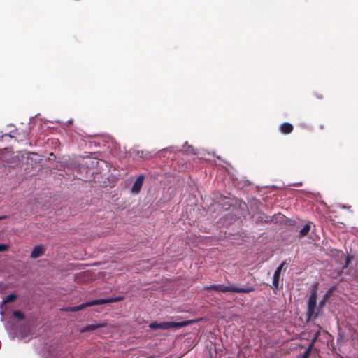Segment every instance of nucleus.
Returning a JSON list of instances; mask_svg holds the SVG:
<instances>
[{
  "mask_svg": "<svg viewBox=\"0 0 358 358\" xmlns=\"http://www.w3.org/2000/svg\"><path fill=\"white\" fill-rule=\"evenodd\" d=\"M3 160L5 161V162H7L8 164H12L13 163V162H10V161L8 160L7 157L5 156V154H3Z\"/></svg>",
  "mask_w": 358,
  "mask_h": 358,
  "instance_id": "dca6fc26",
  "label": "nucleus"
},
{
  "mask_svg": "<svg viewBox=\"0 0 358 358\" xmlns=\"http://www.w3.org/2000/svg\"><path fill=\"white\" fill-rule=\"evenodd\" d=\"M328 298V293L325 294L323 296V299L319 302L318 306L322 309L323 306H324V303L326 302V300Z\"/></svg>",
  "mask_w": 358,
  "mask_h": 358,
  "instance_id": "f8f14e48",
  "label": "nucleus"
},
{
  "mask_svg": "<svg viewBox=\"0 0 358 358\" xmlns=\"http://www.w3.org/2000/svg\"><path fill=\"white\" fill-rule=\"evenodd\" d=\"M144 180V176H140L136 180L131 188V192L134 194H137L140 192Z\"/></svg>",
  "mask_w": 358,
  "mask_h": 358,
  "instance_id": "39448f33",
  "label": "nucleus"
},
{
  "mask_svg": "<svg viewBox=\"0 0 358 358\" xmlns=\"http://www.w3.org/2000/svg\"><path fill=\"white\" fill-rule=\"evenodd\" d=\"M115 301V300L112 299V298H109L108 299L94 300V301H92L89 302V303H83V304H81L80 306L71 307V308H68V310H70V311H72V312H76V311H78V310L83 309V308H85L86 306H95V305H101V304H103L105 303L113 302V301Z\"/></svg>",
  "mask_w": 358,
  "mask_h": 358,
  "instance_id": "20e7f679",
  "label": "nucleus"
},
{
  "mask_svg": "<svg viewBox=\"0 0 358 358\" xmlns=\"http://www.w3.org/2000/svg\"><path fill=\"white\" fill-rule=\"evenodd\" d=\"M208 289H213L217 291H220L222 292H244V293H249L254 290V288L252 287H248V288H239L236 287L234 286H224V285H212Z\"/></svg>",
  "mask_w": 358,
  "mask_h": 358,
  "instance_id": "7ed1b4c3",
  "label": "nucleus"
},
{
  "mask_svg": "<svg viewBox=\"0 0 358 358\" xmlns=\"http://www.w3.org/2000/svg\"><path fill=\"white\" fill-rule=\"evenodd\" d=\"M44 251H45V248L43 245H36L34 248L30 257L33 259H36V258L41 257L43 254Z\"/></svg>",
  "mask_w": 358,
  "mask_h": 358,
  "instance_id": "0eeeda50",
  "label": "nucleus"
},
{
  "mask_svg": "<svg viewBox=\"0 0 358 358\" xmlns=\"http://www.w3.org/2000/svg\"><path fill=\"white\" fill-rule=\"evenodd\" d=\"M8 249V245L0 244V252L6 251Z\"/></svg>",
  "mask_w": 358,
  "mask_h": 358,
  "instance_id": "2eb2a0df",
  "label": "nucleus"
},
{
  "mask_svg": "<svg viewBox=\"0 0 358 358\" xmlns=\"http://www.w3.org/2000/svg\"><path fill=\"white\" fill-rule=\"evenodd\" d=\"M13 315H14L15 317H17V318H18V319H20V320H22V319H23V318H24V315H23V313H21L20 311H15V312L13 313Z\"/></svg>",
  "mask_w": 358,
  "mask_h": 358,
  "instance_id": "4468645a",
  "label": "nucleus"
},
{
  "mask_svg": "<svg viewBox=\"0 0 358 358\" xmlns=\"http://www.w3.org/2000/svg\"><path fill=\"white\" fill-rule=\"evenodd\" d=\"M311 345L306 350L301 358H308L310 354Z\"/></svg>",
  "mask_w": 358,
  "mask_h": 358,
  "instance_id": "ddd939ff",
  "label": "nucleus"
},
{
  "mask_svg": "<svg viewBox=\"0 0 358 358\" xmlns=\"http://www.w3.org/2000/svg\"><path fill=\"white\" fill-rule=\"evenodd\" d=\"M322 312V308L317 305V289H312L307 303V317L308 320H315Z\"/></svg>",
  "mask_w": 358,
  "mask_h": 358,
  "instance_id": "f257e3e1",
  "label": "nucleus"
},
{
  "mask_svg": "<svg viewBox=\"0 0 358 358\" xmlns=\"http://www.w3.org/2000/svg\"><path fill=\"white\" fill-rule=\"evenodd\" d=\"M103 325L101 324H90V325H87V327H85L84 329H83L81 330V331L85 332L87 331H92V330L97 329L99 327H101Z\"/></svg>",
  "mask_w": 358,
  "mask_h": 358,
  "instance_id": "1a4fd4ad",
  "label": "nucleus"
},
{
  "mask_svg": "<svg viewBox=\"0 0 358 358\" xmlns=\"http://www.w3.org/2000/svg\"><path fill=\"white\" fill-rule=\"evenodd\" d=\"M310 230V226L308 224H306L303 226V227L301 229L299 234L301 236H305Z\"/></svg>",
  "mask_w": 358,
  "mask_h": 358,
  "instance_id": "9b49d317",
  "label": "nucleus"
},
{
  "mask_svg": "<svg viewBox=\"0 0 358 358\" xmlns=\"http://www.w3.org/2000/svg\"><path fill=\"white\" fill-rule=\"evenodd\" d=\"M3 135H0V138H3Z\"/></svg>",
  "mask_w": 358,
  "mask_h": 358,
  "instance_id": "6ab92c4d",
  "label": "nucleus"
},
{
  "mask_svg": "<svg viewBox=\"0 0 358 358\" xmlns=\"http://www.w3.org/2000/svg\"><path fill=\"white\" fill-rule=\"evenodd\" d=\"M345 266H347V265L348 264L349 262H350V257H347L345 258Z\"/></svg>",
  "mask_w": 358,
  "mask_h": 358,
  "instance_id": "a211bd4d",
  "label": "nucleus"
},
{
  "mask_svg": "<svg viewBox=\"0 0 358 358\" xmlns=\"http://www.w3.org/2000/svg\"><path fill=\"white\" fill-rule=\"evenodd\" d=\"M193 322L192 320L188 321H182L180 322H153L149 325L150 329H178L182 327H186Z\"/></svg>",
  "mask_w": 358,
  "mask_h": 358,
  "instance_id": "f03ea898",
  "label": "nucleus"
},
{
  "mask_svg": "<svg viewBox=\"0 0 358 358\" xmlns=\"http://www.w3.org/2000/svg\"><path fill=\"white\" fill-rule=\"evenodd\" d=\"M20 338L21 339H23V340H24V341H27V338H26V336H24V334H23L22 333H20Z\"/></svg>",
  "mask_w": 358,
  "mask_h": 358,
  "instance_id": "f3484780",
  "label": "nucleus"
},
{
  "mask_svg": "<svg viewBox=\"0 0 358 358\" xmlns=\"http://www.w3.org/2000/svg\"><path fill=\"white\" fill-rule=\"evenodd\" d=\"M357 358H358V357H357Z\"/></svg>",
  "mask_w": 358,
  "mask_h": 358,
  "instance_id": "412c9836",
  "label": "nucleus"
},
{
  "mask_svg": "<svg viewBox=\"0 0 358 358\" xmlns=\"http://www.w3.org/2000/svg\"><path fill=\"white\" fill-rule=\"evenodd\" d=\"M148 358H154V357H152V356H150V357H149Z\"/></svg>",
  "mask_w": 358,
  "mask_h": 358,
  "instance_id": "aec40b11",
  "label": "nucleus"
},
{
  "mask_svg": "<svg viewBox=\"0 0 358 358\" xmlns=\"http://www.w3.org/2000/svg\"><path fill=\"white\" fill-rule=\"evenodd\" d=\"M293 129V127L291 124L285 122L280 127V130L282 134H289Z\"/></svg>",
  "mask_w": 358,
  "mask_h": 358,
  "instance_id": "6e6552de",
  "label": "nucleus"
},
{
  "mask_svg": "<svg viewBox=\"0 0 358 358\" xmlns=\"http://www.w3.org/2000/svg\"><path fill=\"white\" fill-rule=\"evenodd\" d=\"M285 263L282 262L275 269L273 276V286L277 287L278 286L280 275Z\"/></svg>",
  "mask_w": 358,
  "mask_h": 358,
  "instance_id": "423d86ee",
  "label": "nucleus"
},
{
  "mask_svg": "<svg viewBox=\"0 0 358 358\" xmlns=\"http://www.w3.org/2000/svg\"><path fill=\"white\" fill-rule=\"evenodd\" d=\"M16 299V295L14 294H9L7 296H6L3 299V301H2V306L8 303V302H11L13 301V300H15Z\"/></svg>",
  "mask_w": 358,
  "mask_h": 358,
  "instance_id": "9d476101",
  "label": "nucleus"
}]
</instances>
